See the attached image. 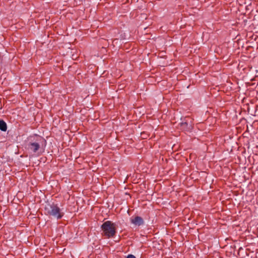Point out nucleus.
Here are the masks:
<instances>
[{
	"label": "nucleus",
	"mask_w": 258,
	"mask_h": 258,
	"mask_svg": "<svg viewBox=\"0 0 258 258\" xmlns=\"http://www.w3.org/2000/svg\"><path fill=\"white\" fill-rule=\"evenodd\" d=\"M102 235L106 238L113 237L116 233V224L110 221L104 222L101 226Z\"/></svg>",
	"instance_id": "f257e3e1"
},
{
	"label": "nucleus",
	"mask_w": 258,
	"mask_h": 258,
	"mask_svg": "<svg viewBox=\"0 0 258 258\" xmlns=\"http://www.w3.org/2000/svg\"><path fill=\"white\" fill-rule=\"evenodd\" d=\"M45 210L48 214L57 219L61 218L64 215V212L56 205H50Z\"/></svg>",
	"instance_id": "7ed1b4c3"
},
{
	"label": "nucleus",
	"mask_w": 258,
	"mask_h": 258,
	"mask_svg": "<svg viewBox=\"0 0 258 258\" xmlns=\"http://www.w3.org/2000/svg\"><path fill=\"white\" fill-rule=\"evenodd\" d=\"M131 221L133 224L139 226L144 224L143 218L140 216H136L134 218H131Z\"/></svg>",
	"instance_id": "20e7f679"
},
{
	"label": "nucleus",
	"mask_w": 258,
	"mask_h": 258,
	"mask_svg": "<svg viewBox=\"0 0 258 258\" xmlns=\"http://www.w3.org/2000/svg\"><path fill=\"white\" fill-rule=\"evenodd\" d=\"M46 141L41 137L36 136L35 141L30 142L28 145V149L34 153H36L41 150L44 146H45Z\"/></svg>",
	"instance_id": "f03ea898"
},
{
	"label": "nucleus",
	"mask_w": 258,
	"mask_h": 258,
	"mask_svg": "<svg viewBox=\"0 0 258 258\" xmlns=\"http://www.w3.org/2000/svg\"><path fill=\"white\" fill-rule=\"evenodd\" d=\"M126 258H136V256L133 254H129Z\"/></svg>",
	"instance_id": "423d86ee"
},
{
	"label": "nucleus",
	"mask_w": 258,
	"mask_h": 258,
	"mask_svg": "<svg viewBox=\"0 0 258 258\" xmlns=\"http://www.w3.org/2000/svg\"><path fill=\"white\" fill-rule=\"evenodd\" d=\"M0 130L3 132H6L7 130V124L3 120H0Z\"/></svg>",
	"instance_id": "39448f33"
}]
</instances>
